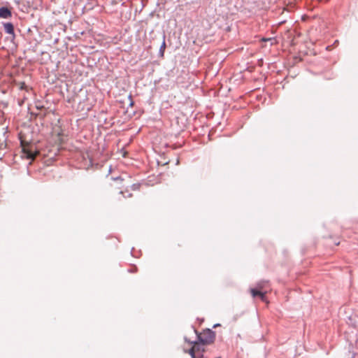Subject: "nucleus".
Instances as JSON below:
<instances>
[{
  "instance_id": "f257e3e1",
  "label": "nucleus",
  "mask_w": 358,
  "mask_h": 358,
  "mask_svg": "<svg viewBox=\"0 0 358 358\" xmlns=\"http://www.w3.org/2000/svg\"><path fill=\"white\" fill-rule=\"evenodd\" d=\"M197 336L199 342L203 345L210 344L214 342L215 338V332L210 329L203 330Z\"/></svg>"
},
{
  "instance_id": "f03ea898",
  "label": "nucleus",
  "mask_w": 358,
  "mask_h": 358,
  "mask_svg": "<svg viewBox=\"0 0 358 358\" xmlns=\"http://www.w3.org/2000/svg\"><path fill=\"white\" fill-rule=\"evenodd\" d=\"M22 152L27 159H34L38 152L34 149V146L29 143L21 141Z\"/></svg>"
},
{
  "instance_id": "7ed1b4c3",
  "label": "nucleus",
  "mask_w": 358,
  "mask_h": 358,
  "mask_svg": "<svg viewBox=\"0 0 358 358\" xmlns=\"http://www.w3.org/2000/svg\"><path fill=\"white\" fill-rule=\"evenodd\" d=\"M204 348L199 343L194 342L193 346L187 351L192 358H203ZM187 352V351H185Z\"/></svg>"
},
{
  "instance_id": "20e7f679",
  "label": "nucleus",
  "mask_w": 358,
  "mask_h": 358,
  "mask_svg": "<svg viewBox=\"0 0 358 358\" xmlns=\"http://www.w3.org/2000/svg\"><path fill=\"white\" fill-rule=\"evenodd\" d=\"M266 292H267V291H266V290L261 291L257 288L250 289V293H251L252 297L253 298L259 297L261 299V301H262L264 302L266 301Z\"/></svg>"
},
{
  "instance_id": "39448f33",
  "label": "nucleus",
  "mask_w": 358,
  "mask_h": 358,
  "mask_svg": "<svg viewBox=\"0 0 358 358\" xmlns=\"http://www.w3.org/2000/svg\"><path fill=\"white\" fill-rule=\"evenodd\" d=\"M11 11L6 7L0 8V18L8 19L11 17Z\"/></svg>"
},
{
  "instance_id": "423d86ee",
  "label": "nucleus",
  "mask_w": 358,
  "mask_h": 358,
  "mask_svg": "<svg viewBox=\"0 0 358 358\" xmlns=\"http://www.w3.org/2000/svg\"><path fill=\"white\" fill-rule=\"evenodd\" d=\"M3 27L6 33L14 35V26L11 22L4 23Z\"/></svg>"
},
{
  "instance_id": "0eeeda50",
  "label": "nucleus",
  "mask_w": 358,
  "mask_h": 358,
  "mask_svg": "<svg viewBox=\"0 0 358 358\" xmlns=\"http://www.w3.org/2000/svg\"><path fill=\"white\" fill-rule=\"evenodd\" d=\"M165 38H166V35L164 34L163 35V41H162V43L160 46L159 51V55L160 57H162V58H163L164 57V52H165V49L166 47Z\"/></svg>"
},
{
  "instance_id": "6e6552de",
  "label": "nucleus",
  "mask_w": 358,
  "mask_h": 358,
  "mask_svg": "<svg viewBox=\"0 0 358 358\" xmlns=\"http://www.w3.org/2000/svg\"><path fill=\"white\" fill-rule=\"evenodd\" d=\"M268 283V282H259L257 283L256 288L258 289L259 290L263 291L264 289L266 287Z\"/></svg>"
},
{
  "instance_id": "1a4fd4ad",
  "label": "nucleus",
  "mask_w": 358,
  "mask_h": 358,
  "mask_svg": "<svg viewBox=\"0 0 358 358\" xmlns=\"http://www.w3.org/2000/svg\"><path fill=\"white\" fill-rule=\"evenodd\" d=\"M137 271L138 268L134 265L131 266L130 268L128 269V272L129 273H136Z\"/></svg>"
},
{
  "instance_id": "9d476101",
  "label": "nucleus",
  "mask_w": 358,
  "mask_h": 358,
  "mask_svg": "<svg viewBox=\"0 0 358 358\" xmlns=\"http://www.w3.org/2000/svg\"><path fill=\"white\" fill-rule=\"evenodd\" d=\"M130 188H131V190H134V191L138 190L140 188V184H138V183L133 184L130 187Z\"/></svg>"
},
{
  "instance_id": "9b49d317",
  "label": "nucleus",
  "mask_w": 358,
  "mask_h": 358,
  "mask_svg": "<svg viewBox=\"0 0 358 358\" xmlns=\"http://www.w3.org/2000/svg\"><path fill=\"white\" fill-rule=\"evenodd\" d=\"M120 194H122V195H123V196H124V197H127V196L129 197V196H131V194H128V195H127V196L124 195V192H123L122 191H121V192H120Z\"/></svg>"
},
{
  "instance_id": "f8f14e48",
  "label": "nucleus",
  "mask_w": 358,
  "mask_h": 358,
  "mask_svg": "<svg viewBox=\"0 0 358 358\" xmlns=\"http://www.w3.org/2000/svg\"><path fill=\"white\" fill-rule=\"evenodd\" d=\"M115 180H120V181H122V182L124 180L123 178H122L121 177L117 178H115Z\"/></svg>"
},
{
  "instance_id": "ddd939ff",
  "label": "nucleus",
  "mask_w": 358,
  "mask_h": 358,
  "mask_svg": "<svg viewBox=\"0 0 358 358\" xmlns=\"http://www.w3.org/2000/svg\"><path fill=\"white\" fill-rule=\"evenodd\" d=\"M24 85V83H22V87H21V89H23Z\"/></svg>"
},
{
  "instance_id": "4468645a",
  "label": "nucleus",
  "mask_w": 358,
  "mask_h": 358,
  "mask_svg": "<svg viewBox=\"0 0 358 358\" xmlns=\"http://www.w3.org/2000/svg\"><path fill=\"white\" fill-rule=\"evenodd\" d=\"M24 85V83H22V87H21V89H23Z\"/></svg>"
},
{
  "instance_id": "2eb2a0df",
  "label": "nucleus",
  "mask_w": 358,
  "mask_h": 358,
  "mask_svg": "<svg viewBox=\"0 0 358 358\" xmlns=\"http://www.w3.org/2000/svg\"><path fill=\"white\" fill-rule=\"evenodd\" d=\"M24 85V83H22V87H21V89H23Z\"/></svg>"
},
{
  "instance_id": "dca6fc26",
  "label": "nucleus",
  "mask_w": 358,
  "mask_h": 358,
  "mask_svg": "<svg viewBox=\"0 0 358 358\" xmlns=\"http://www.w3.org/2000/svg\"><path fill=\"white\" fill-rule=\"evenodd\" d=\"M203 358H204V357H203Z\"/></svg>"
}]
</instances>
